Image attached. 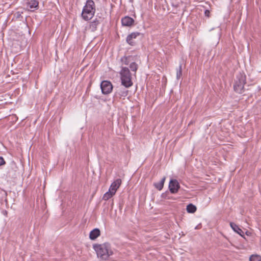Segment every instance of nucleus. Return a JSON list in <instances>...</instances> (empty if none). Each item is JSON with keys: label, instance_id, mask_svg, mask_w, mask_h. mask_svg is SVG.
<instances>
[{"label": "nucleus", "instance_id": "nucleus-9", "mask_svg": "<svg viewBox=\"0 0 261 261\" xmlns=\"http://www.w3.org/2000/svg\"><path fill=\"white\" fill-rule=\"evenodd\" d=\"M134 22V20L129 16H125L121 19V23L123 26H130L133 24Z\"/></svg>", "mask_w": 261, "mask_h": 261}, {"label": "nucleus", "instance_id": "nucleus-1", "mask_svg": "<svg viewBox=\"0 0 261 261\" xmlns=\"http://www.w3.org/2000/svg\"><path fill=\"white\" fill-rule=\"evenodd\" d=\"M93 248L96 252L97 257L103 260H107L109 257L114 254L111 245L108 243L94 244Z\"/></svg>", "mask_w": 261, "mask_h": 261}, {"label": "nucleus", "instance_id": "nucleus-2", "mask_svg": "<svg viewBox=\"0 0 261 261\" xmlns=\"http://www.w3.org/2000/svg\"><path fill=\"white\" fill-rule=\"evenodd\" d=\"M95 12V5L92 0H88L84 6L82 17L85 20H88L92 18Z\"/></svg>", "mask_w": 261, "mask_h": 261}, {"label": "nucleus", "instance_id": "nucleus-7", "mask_svg": "<svg viewBox=\"0 0 261 261\" xmlns=\"http://www.w3.org/2000/svg\"><path fill=\"white\" fill-rule=\"evenodd\" d=\"M122 184V180L118 178L115 180L111 185L109 189L112 193L116 194V191L119 188Z\"/></svg>", "mask_w": 261, "mask_h": 261}, {"label": "nucleus", "instance_id": "nucleus-8", "mask_svg": "<svg viewBox=\"0 0 261 261\" xmlns=\"http://www.w3.org/2000/svg\"><path fill=\"white\" fill-rule=\"evenodd\" d=\"M140 35L139 32H133L127 36L126 42L130 45L133 46L136 44L135 39Z\"/></svg>", "mask_w": 261, "mask_h": 261}, {"label": "nucleus", "instance_id": "nucleus-18", "mask_svg": "<svg viewBox=\"0 0 261 261\" xmlns=\"http://www.w3.org/2000/svg\"><path fill=\"white\" fill-rule=\"evenodd\" d=\"M129 68L133 72H135V75L136 72L138 68V66L137 64L134 62L131 63L129 65Z\"/></svg>", "mask_w": 261, "mask_h": 261}, {"label": "nucleus", "instance_id": "nucleus-21", "mask_svg": "<svg viewBox=\"0 0 261 261\" xmlns=\"http://www.w3.org/2000/svg\"><path fill=\"white\" fill-rule=\"evenodd\" d=\"M181 67H180V69L179 70V72H177V78L178 79L179 78L180 76H181Z\"/></svg>", "mask_w": 261, "mask_h": 261}, {"label": "nucleus", "instance_id": "nucleus-4", "mask_svg": "<svg viewBox=\"0 0 261 261\" xmlns=\"http://www.w3.org/2000/svg\"><path fill=\"white\" fill-rule=\"evenodd\" d=\"M245 84V76L243 75H241L234 84V90L238 93H242L244 91V86Z\"/></svg>", "mask_w": 261, "mask_h": 261}, {"label": "nucleus", "instance_id": "nucleus-16", "mask_svg": "<svg viewBox=\"0 0 261 261\" xmlns=\"http://www.w3.org/2000/svg\"><path fill=\"white\" fill-rule=\"evenodd\" d=\"M132 57L131 56H125L121 58V62L123 64L128 65L132 61Z\"/></svg>", "mask_w": 261, "mask_h": 261}, {"label": "nucleus", "instance_id": "nucleus-13", "mask_svg": "<svg viewBox=\"0 0 261 261\" xmlns=\"http://www.w3.org/2000/svg\"><path fill=\"white\" fill-rule=\"evenodd\" d=\"M166 177H163L162 180L157 183L154 184V187L159 190L161 191L164 187V183L165 182Z\"/></svg>", "mask_w": 261, "mask_h": 261}, {"label": "nucleus", "instance_id": "nucleus-6", "mask_svg": "<svg viewBox=\"0 0 261 261\" xmlns=\"http://www.w3.org/2000/svg\"><path fill=\"white\" fill-rule=\"evenodd\" d=\"M180 188V185L176 179H172L169 184V189L172 194L177 193Z\"/></svg>", "mask_w": 261, "mask_h": 261}, {"label": "nucleus", "instance_id": "nucleus-5", "mask_svg": "<svg viewBox=\"0 0 261 261\" xmlns=\"http://www.w3.org/2000/svg\"><path fill=\"white\" fill-rule=\"evenodd\" d=\"M100 88L103 94H108L112 92L113 86L110 82L103 81L101 83Z\"/></svg>", "mask_w": 261, "mask_h": 261}, {"label": "nucleus", "instance_id": "nucleus-24", "mask_svg": "<svg viewBox=\"0 0 261 261\" xmlns=\"http://www.w3.org/2000/svg\"><path fill=\"white\" fill-rule=\"evenodd\" d=\"M3 213L4 215H5V216H7V214H8V212H7V211H4Z\"/></svg>", "mask_w": 261, "mask_h": 261}, {"label": "nucleus", "instance_id": "nucleus-22", "mask_svg": "<svg viewBox=\"0 0 261 261\" xmlns=\"http://www.w3.org/2000/svg\"><path fill=\"white\" fill-rule=\"evenodd\" d=\"M46 2H48V3L54 4L56 0H46Z\"/></svg>", "mask_w": 261, "mask_h": 261}, {"label": "nucleus", "instance_id": "nucleus-12", "mask_svg": "<svg viewBox=\"0 0 261 261\" xmlns=\"http://www.w3.org/2000/svg\"><path fill=\"white\" fill-rule=\"evenodd\" d=\"M230 225L231 228L240 236H243L244 232L239 227L234 223L231 222Z\"/></svg>", "mask_w": 261, "mask_h": 261}, {"label": "nucleus", "instance_id": "nucleus-15", "mask_svg": "<svg viewBox=\"0 0 261 261\" xmlns=\"http://www.w3.org/2000/svg\"><path fill=\"white\" fill-rule=\"evenodd\" d=\"M186 210L189 213H194L197 210V207L195 205L190 203L187 206Z\"/></svg>", "mask_w": 261, "mask_h": 261}, {"label": "nucleus", "instance_id": "nucleus-19", "mask_svg": "<svg viewBox=\"0 0 261 261\" xmlns=\"http://www.w3.org/2000/svg\"><path fill=\"white\" fill-rule=\"evenodd\" d=\"M21 13L20 12H17L15 13L14 16L16 19H19L20 18H22V16H21Z\"/></svg>", "mask_w": 261, "mask_h": 261}, {"label": "nucleus", "instance_id": "nucleus-10", "mask_svg": "<svg viewBox=\"0 0 261 261\" xmlns=\"http://www.w3.org/2000/svg\"><path fill=\"white\" fill-rule=\"evenodd\" d=\"M27 5L28 8L32 11V9H37L38 8L39 2L37 0H28Z\"/></svg>", "mask_w": 261, "mask_h": 261}, {"label": "nucleus", "instance_id": "nucleus-20", "mask_svg": "<svg viewBox=\"0 0 261 261\" xmlns=\"http://www.w3.org/2000/svg\"><path fill=\"white\" fill-rule=\"evenodd\" d=\"M5 163L6 162L4 159L2 157L0 156V166L4 165Z\"/></svg>", "mask_w": 261, "mask_h": 261}, {"label": "nucleus", "instance_id": "nucleus-23", "mask_svg": "<svg viewBox=\"0 0 261 261\" xmlns=\"http://www.w3.org/2000/svg\"><path fill=\"white\" fill-rule=\"evenodd\" d=\"M210 14V11L208 10H206L205 11V14L206 16H208Z\"/></svg>", "mask_w": 261, "mask_h": 261}, {"label": "nucleus", "instance_id": "nucleus-25", "mask_svg": "<svg viewBox=\"0 0 261 261\" xmlns=\"http://www.w3.org/2000/svg\"><path fill=\"white\" fill-rule=\"evenodd\" d=\"M129 2H130V3H133V0H129Z\"/></svg>", "mask_w": 261, "mask_h": 261}, {"label": "nucleus", "instance_id": "nucleus-11", "mask_svg": "<svg viewBox=\"0 0 261 261\" xmlns=\"http://www.w3.org/2000/svg\"><path fill=\"white\" fill-rule=\"evenodd\" d=\"M100 235V231L98 228H95L90 231L89 238L92 240H94Z\"/></svg>", "mask_w": 261, "mask_h": 261}, {"label": "nucleus", "instance_id": "nucleus-3", "mask_svg": "<svg viewBox=\"0 0 261 261\" xmlns=\"http://www.w3.org/2000/svg\"><path fill=\"white\" fill-rule=\"evenodd\" d=\"M119 73L122 85L126 88L131 87L133 83L129 69L125 67H122Z\"/></svg>", "mask_w": 261, "mask_h": 261}, {"label": "nucleus", "instance_id": "nucleus-17", "mask_svg": "<svg viewBox=\"0 0 261 261\" xmlns=\"http://www.w3.org/2000/svg\"><path fill=\"white\" fill-rule=\"evenodd\" d=\"M249 261H261V256L257 254H252L249 257Z\"/></svg>", "mask_w": 261, "mask_h": 261}, {"label": "nucleus", "instance_id": "nucleus-14", "mask_svg": "<svg viewBox=\"0 0 261 261\" xmlns=\"http://www.w3.org/2000/svg\"><path fill=\"white\" fill-rule=\"evenodd\" d=\"M114 195H115V194L114 193H112V191H111L110 190L108 192H107L106 193L104 194V195L102 196V199L105 201H107L111 198H112Z\"/></svg>", "mask_w": 261, "mask_h": 261}]
</instances>
